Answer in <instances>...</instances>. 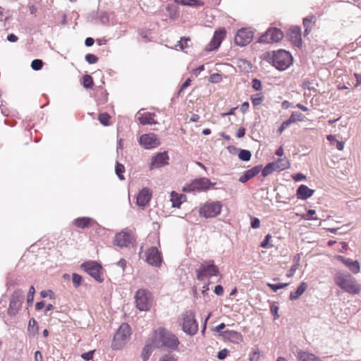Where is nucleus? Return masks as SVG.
<instances>
[{
    "instance_id": "9",
    "label": "nucleus",
    "mask_w": 361,
    "mask_h": 361,
    "mask_svg": "<svg viewBox=\"0 0 361 361\" xmlns=\"http://www.w3.org/2000/svg\"><path fill=\"white\" fill-rule=\"evenodd\" d=\"M213 185H214V183H212L209 178H201L194 180L190 184L184 186L183 190L188 192H200L208 190L210 186Z\"/></svg>"
},
{
    "instance_id": "37",
    "label": "nucleus",
    "mask_w": 361,
    "mask_h": 361,
    "mask_svg": "<svg viewBox=\"0 0 361 361\" xmlns=\"http://www.w3.org/2000/svg\"><path fill=\"white\" fill-rule=\"evenodd\" d=\"M276 171L274 162L268 164L262 171V175L265 177L271 174L273 171Z\"/></svg>"
},
{
    "instance_id": "27",
    "label": "nucleus",
    "mask_w": 361,
    "mask_h": 361,
    "mask_svg": "<svg viewBox=\"0 0 361 361\" xmlns=\"http://www.w3.org/2000/svg\"><path fill=\"white\" fill-rule=\"evenodd\" d=\"M186 197L184 195L178 194L175 191L171 192V201L172 202L173 207L179 208L181 204L185 202Z\"/></svg>"
},
{
    "instance_id": "21",
    "label": "nucleus",
    "mask_w": 361,
    "mask_h": 361,
    "mask_svg": "<svg viewBox=\"0 0 361 361\" xmlns=\"http://www.w3.org/2000/svg\"><path fill=\"white\" fill-rule=\"evenodd\" d=\"M152 198V191L147 188H142L137 197V204L139 207H145L150 201Z\"/></svg>"
},
{
    "instance_id": "13",
    "label": "nucleus",
    "mask_w": 361,
    "mask_h": 361,
    "mask_svg": "<svg viewBox=\"0 0 361 361\" xmlns=\"http://www.w3.org/2000/svg\"><path fill=\"white\" fill-rule=\"evenodd\" d=\"M283 32L278 28L269 29L263 35H262L258 42L259 43H274L278 42L282 39Z\"/></svg>"
},
{
    "instance_id": "34",
    "label": "nucleus",
    "mask_w": 361,
    "mask_h": 361,
    "mask_svg": "<svg viewBox=\"0 0 361 361\" xmlns=\"http://www.w3.org/2000/svg\"><path fill=\"white\" fill-rule=\"evenodd\" d=\"M39 327L36 320L34 318H31L28 322L27 331L29 334L35 336L37 334Z\"/></svg>"
},
{
    "instance_id": "23",
    "label": "nucleus",
    "mask_w": 361,
    "mask_h": 361,
    "mask_svg": "<svg viewBox=\"0 0 361 361\" xmlns=\"http://www.w3.org/2000/svg\"><path fill=\"white\" fill-rule=\"evenodd\" d=\"M337 259L342 262L354 274H357L360 270V266L357 260H352L350 258H345L343 256H338Z\"/></svg>"
},
{
    "instance_id": "51",
    "label": "nucleus",
    "mask_w": 361,
    "mask_h": 361,
    "mask_svg": "<svg viewBox=\"0 0 361 361\" xmlns=\"http://www.w3.org/2000/svg\"><path fill=\"white\" fill-rule=\"evenodd\" d=\"M271 314L274 316V319H277L279 318V307L276 305H271L270 308Z\"/></svg>"
},
{
    "instance_id": "10",
    "label": "nucleus",
    "mask_w": 361,
    "mask_h": 361,
    "mask_svg": "<svg viewBox=\"0 0 361 361\" xmlns=\"http://www.w3.org/2000/svg\"><path fill=\"white\" fill-rule=\"evenodd\" d=\"M24 294L21 290L14 291L10 299L8 314L10 316H15L21 307L23 301Z\"/></svg>"
},
{
    "instance_id": "44",
    "label": "nucleus",
    "mask_w": 361,
    "mask_h": 361,
    "mask_svg": "<svg viewBox=\"0 0 361 361\" xmlns=\"http://www.w3.org/2000/svg\"><path fill=\"white\" fill-rule=\"evenodd\" d=\"M267 286L271 288V290L274 292H276L278 290L281 288H286L288 286V283H278V284H274V283H267Z\"/></svg>"
},
{
    "instance_id": "28",
    "label": "nucleus",
    "mask_w": 361,
    "mask_h": 361,
    "mask_svg": "<svg viewBox=\"0 0 361 361\" xmlns=\"http://www.w3.org/2000/svg\"><path fill=\"white\" fill-rule=\"evenodd\" d=\"M223 336L225 338L233 343H238L241 340V336L235 331L226 330L223 332Z\"/></svg>"
},
{
    "instance_id": "19",
    "label": "nucleus",
    "mask_w": 361,
    "mask_h": 361,
    "mask_svg": "<svg viewBox=\"0 0 361 361\" xmlns=\"http://www.w3.org/2000/svg\"><path fill=\"white\" fill-rule=\"evenodd\" d=\"M225 33L226 32L224 30L215 31L214 35L207 48V51L216 49L220 46L223 39L224 38Z\"/></svg>"
},
{
    "instance_id": "48",
    "label": "nucleus",
    "mask_w": 361,
    "mask_h": 361,
    "mask_svg": "<svg viewBox=\"0 0 361 361\" xmlns=\"http://www.w3.org/2000/svg\"><path fill=\"white\" fill-rule=\"evenodd\" d=\"M85 60L88 63L94 64L97 62L98 58L92 54H87L85 56Z\"/></svg>"
},
{
    "instance_id": "39",
    "label": "nucleus",
    "mask_w": 361,
    "mask_h": 361,
    "mask_svg": "<svg viewBox=\"0 0 361 361\" xmlns=\"http://www.w3.org/2000/svg\"><path fill=\"white\" fill-rule=\"evenodd\" d=\"M115 171L118 177L120 180H124L125 178L123 175V173L125 171V167L123 164H119L118 162L116 163Z\"/></svg>"
},
{
    "instance_id": "58",
    "label": "nucleus",
    "mask_w": 361,
    "mask_h": 361,
    "mask_svg": "<svg viewBox=\"0 0 361 361\" xmlns=\"http://www.w3.org/2000/svg\"><path fill=\"white\" fill-rule=\"evenodd\" d=\"M292 177L297 182L301 181V180L305 179V176L303 174L300 173L293 175Z\"/></svg>"
},
{
    "instance_id": "46",
    "label": "nucleus",
    "mask_w": 361,
    "mask_h": 361,
    "mask_svg": "<svg viewBox=\"0 0 361 361\" xmlns=\"http://www.w3.org/2000/svg\"><path fill=\"white\" fill-rule=\"evenodd\" d=\"M43 62L40 59H35L31 63V68L35 71H39L42 68Z\"/></svg>"
},
{
    "instance_id": "55",
    "label": "nucleus",
    "mask_w": 361,
    "mask_h": 361,
    "mask_svg": "<svg viewBox=\"0 0 361 361\" xmlns=\"http://www.w3.org/2000/svg\"><path fill=\"white\" fill-rule=\"evenodd\" d=\"M251 226L252 228H258L260 226V221L257 218H253L251 221Z\"/></svg>"
},
{
    "instance_id": "62",
    "label": "nucleus",
    "mask_w": 361,
    "mask_h": 361,
    "mask_svg": "<svg viewBox=\"0 0 361 361\" xmlns=\"http://www.w3.org/2000/svg\"><path fill=\"white\" fill-rule=\"evenodd\" d=\"M245 129L244 128H240L238 130V132H237L236 136H237L238 138H241V137H243L245 135Z\"/></svg>"
},
{
    "instance_id": "35",
    "label": "nucleus",
    "mask_w": 361,
    "mask_h": 361,
    "mask_svg": "<svg viewBox=\"0 0 361 361\" xmlns=\"http://www.w3.org/2000/svg\"><path fill=\"white\" fill-rule=\"evenodd\" d=\"M177 4L190 6H201L203 3L199 0H175Z\"/></svg>"
},
{
    "instance_id": "63",
    "label": "nucleus",
    "mask_w": 361,
    "mask_h": 361,
    "mask_svg": "<svg viewBox=\"0 0 361 361\" xmlns=\"http://www.w3.org/2000/svg\"><path fill=\"white\" fill-rule=\"evenodd\" d=\"M18 37L14 34H10L7 36V39L11 42H16L18 40Z\"/></svg>"
},
{
    "instance_id": "32",
    "label": "nucleus",
    "mask_w": 361,
    "mask_h": 361,
    "mask_svg": "<svg viewBox=\"0 0 361 361\" xmlns=\"http://www.w3.org/2000/svg\"><path fill=\"white\" fill-rule=\"evenodd\" d=\"M153 343H147L142 350V354H141V357L143 361H147L149 356L151 355L152 351H153Z\"/></svg>"
},
{
    "instance_id": "11",
    "label": "nucleus",
    "mask_w": 361,
    "mask_h": 361,
    "mask_svg": "<svg viewBox=\"0 0 361 361\" xmlns=\"http://www.w3.org/2000/svg\"><path fill=\"white\" fill-rule=\"evenodd\" d=\"M140 145L146 149L157 148L160 145V140L154 133L142 135L139 138Z\"/></svg>"
},
{
    "instance_id": "53",
    "label": "nucleus",
    "mask_w": 361,
    "mask_h": 361,
    "mask_svg": "<svg viewBox=\"0 0 361 361\" xmlns=\"http://www.w3.org/2000/svg\"><path fill=\"white\" fill-rule=\"evenodd\" d=\"M259 359V351L255 350L250 356V361H258Z\"/></svg>"
},
{
    "instance_id": "5",
    "label": "nucleus",
    "mask_w": 361,
    "mask_h": 361,
    "mask_svg": "<svg viewBox=\"0 0 361 361\" xmlns=\"http://www.w3.org/2000/svg\"><path fill=\"white\" fill-rule=\"evenodd\" d=\"M131 331L130 327L127 323H123L114 335L111 347L114 350L122 348L129 340Z\"/></svg>"
},
{
    "instance_id": "4",
    "label": "nucleus",
    "mask_w": 361,
    "mask_h": 361,
    "mask_svg": "<svg viewBox=\"0 0 361 361\" xmlns=\"http://www.w3.org/2000/svg\"><path fill=\"white\" fill-rule=\"evenodd\" d=\"M180 325L184 333L194 336L198 331V324L195 319V313L192 310H185L180 315Z\"/></svg>"
},
{
    "instance_id": "52",
    "label": "nucleus",
    "mask_w": 361,
    "mask_h": 361,
    "mask_svg": "<svg viewBox=\"0 0 361 361\" xmlns=\"http://www.w3.org/2000/svg\"><path fill=\"white\" fill-rule=\"evenodd\" d=\"M94 352V350H90L87 353H85L82 354L81 357L82 359H84L85 360H90L93 357Z\"/></svg>"
},
{
    "instance_id": "15",
    "label": "nucleus",
    "mask_w": 361,
    "mask_h": 361,
    "mask_svg": "<svg viewBox=\"0 0 361 361\" xmlns=\"http://www.w3.org/2000/svg\"><path fill=\"white\" fill-rule=\"evenodd\" d=\"M146 261L151 266L159 267L161 264V255L158 249L152 247L146 252Z\"/></svg>"
},
{
    "instance_id": "60",
    "label": "nucleus",
    "mask_w": 361,
    "mask_h": 361,
    "mask_svg": "<svg viewBox=\"0 0 361 361\" xmlns=\"http://www.w3.org/2000/svg\"><path fill=\"white\" fill-rule=\"evenodd\" d=\"M214 293L217 295H221L224 293V288L221 285H218L214 288Z\"/></svg>"
},
{
    "instance_id": "30",
    "label": "nucleus",
    "mask_w": 361,
    "mask_h": 361,
    "mask_svg": "<svg viewBox=\"0 0 361 361\" xmlns=\"http://www.w3.org/2000/svg\"><path fill=\"white\" fill-rule=\"evenodd\" d=\"M307 288V284L305 282L302 283L298 288H297L296 291L291 292L290 294V300H295L300 298L301 295L303 294V293L306 290Z\"/></svg>"
},
{
    "instance_id": "50",
    "label": "nucleus",
    "mask_w": 361,
    "mask_h": 361,
    "mask_svg": "<svg viewBox=\"0 0 361 361\" xmlns=\"http://www.w3.org/2000/svg\"><path fill=\"white\" fill-rule=\"evenodd\" d=\"M159 361H177V360L173 355L165 354L160 357Z\"/></svg>"
},
{
    "instance_id": "33",
    "label": "nucleus",
    "mask_w": 361,
    "mask_h": 361,
    "mask_svg": "<svg viewBox=\"0 0 361 361\" xmlns=\"http://www.w3.org/2000/svg\"><path fill=\"white\" fill-rule=\"evenodd\" d=\"M298 359L299 361H315V356L307 352L300 351L298 353Z\"/></svg>"
},
{
    "instance_id": "43",
    "label": "nucleus",
    "mask_w": 361,
    "mask_h": 361,
    "mask_svg": "<svg viewBox=\"0 0 361 361\" xmlns=\"http://www.w3.org/2000/svg\"><path fill=\"white\" fill-rule=\"evenodd\" d=\"M83 86L85 88H90L93 85V80L92 78L90 75H85L83 77Z\"/></svg>"
},
{
    "instance_id": "14",
    "label": "nucleus",
    "mask_w": 361,
    "mask_h": 361,
    "mask_svg": "<svg viewBox=\"0 0 361 361\" xmlns=\"http://www.w3.org/2000/svg\"><path fill=\"white\" fill-rule=\"evenodd\" d=\"M253 38V33L252 31L242 28L239 30L235 36V42L240 47H244L251 42Z\"/></svg>"
},
{
    "instance_id": "64",
    "label": "nucleus",
    "mask_w": 361,
    "mask_h": 361,
    "mask_svg": "<svg viewBox=\"0 0 361 361\" xmlns=\"http://www.w3.org/2000/svg\"><path fill=\"white\" fill-rule=\"evenodd\" d=\"M94 42V40L93 38L92 37H87L85 39V44L87 46V47H91L93 45Z\"/></svg>"
},
{
    "instance_id": "36",
    "label": "nucleus",
    "mask_w": 361,
    "mask_h": 361,
    "mask_svg": "<svg viewBox=\"0 0 361 361\" xmlns=\"http://www.w3.org/2000/svg\"><path fill=\"white\" fill-rule=\"evenodd\" d=\"M237 66L240 69L245 72H248L252 68L251 63L245 59L238 60Z\"/></svg>"
},
{
    "instance_id": "59",
    "label": "nucleus",
    "mask_w": 361,
    "mask_h": 361,
    "mask_svg": "<svg viewBox=\"0 0 361 361\" xmlns=\"http://www.w3.org/2000/svg\"><path fill=\"white\" fill-rule=\"evenodd\" d=\"M227 356V350L226 349L221 350L218 353L217 357L219 360H224Z\"/></svg>"
},
{
    "instance_id": "22",
    "label": "nucleus",
    "mask_w": 361,
    "mask_h": 361,
    "mask_svg": "<svg viewBox=\"0 0 361 361\" xmlns=\"http://www.w3.org/2000/svg\"><path fill=\"white\" fill-rule=\"evenodd\" d=\"M288 37H289L291 42L297 46L299 47L302 44V39H301V31L300 28L298 26H293L291 27L288 33Z\"/></svg>"
},
{
    "instance_id": "57",
    "label": "nucleus",
    "mask_w": 361,
    "mask_h": 361,
    "mask_svg": "<svg viewBox=\"0 0 361 361\" xmlns=\"http://www.w3.org/2000/svg\"><path fill=\"white\" fill-rule=\"evenodd\" d=\"M190 78H188L185 82L184 83L181 85L178 92V95L183 91L184 90L186 87H188L190 84Z\"/></svg>"
},
{
    "instance_id": "29",
    "label": "nucleus",
    "mask_w": 361,
    "mask_h": 361,
    "mask_svg": "<svg viewBox=\"0 0 361 361\" xmlns=\"http://www.w3.org/2000/svg\"><path fill=\"white\" fill-rule=\"evenodd\" d=\"M94 222V220L90 217H80L74 221V224L80 228H87L91 226V224Z\"/></svg>"
},
{
    "instance_id": "18",
    "label": "nucleus",
    "mask_w": 361,
    "mask_h": 361,
    "mask_svg": "<svg viewBox=\"0 0 361 361\" xmlns=\"http://www.w3.org/2000/svg\"><path fill=\"white\" fill-rule=\"evenodd\" d=\"M225 33L226 32L224 30L215 31L214 35L207 48V51L216 49L220 46L223 39L224 38Z\"/></svg>"
},
{
    "instance_id": "31",
    "label": "nucleus",
    "mask_w": 361,
    "mask_h": 361,
    "mask_svg": "<svg viewBox=\"0 0 361 361\" xmlns=\"http://www.w3.org/2000/svg\"><path fill=\"white\" fill-rule=\"evenodd\" d=\"M275 165V169H276L277 171H283L289 167V161L287 159H279L277 161L274 162Z\"/></svg>"
},
{
    "instance_id": "16",
    "label": "nucleus",
    "mask_w": 361,
    "mask_h": 361,
    "mask_svg": "<svg viewBox=\"0 0 361 361\" xmlns=\"http://www.w3.org/2000/svg\"><path fill=\"white\" fill-rule=\"evenodd\" d=\"M169 157L167 152H159L152 157L151 162L149 165V170L163 167L169 164Z\"/></svg>"
},
{
    "instance_id": "61",
    "label": "nucleus",
    "mask_w": 361,
    "mask_h": 361,
    "mask_svg": "<svg viewBox=\"0 0 361 361\" xmlns=\"http://www.w3.org/2000/svg\"><path fill=\"white\" fill-rule=\"evenodd\" d=\"M35 361H43V357L40 351L37 350L35 353Z\"/></svg>"
},
{
    "instance_id": "26",
    "label": "nucleus",
    "mask_w": 361,
    "mask_h": 361,
    "mask_svg": "<svg viewBox=\"0 0 361 361\" xmlns=\"http://www.w3.org/2000/svg\"><path fill=\"white\" fill-rule=\"evenodd\" d=\"M314 193V190L310 189L305 185H301L297 190V197L298 199L306 200L311 197Z\"/></svg>"
},
{
    "instance_id": "20",
    "label": "nucleus",
    "mask_w": 361,
    "mask_h": 361,
    "mask_svg": "<svg viewBox=\"0 0 361 361\" xmlns=\"http://www.w3.org/2000/svg\"><path fill=\"white\" fill-rule=\"evenodd\" d=\"M225 33L226 32L224 30L215 31L214 35L207 48V51L216 49L220 46L223 39L224 38Z\"/></svg>"
},
{
    "instance_id": "56",
    "label": "nucleus",
    "mask_w": 361,
    "mask_h": 361,
    "mask_svg": "<svg viewBox=\"0 0 361 361\" xmlns=\"http://www.w3.org/2000/svg\"><path fill=\"white\" fill-rule=\"evenodd\" d=\"M271 238V235L270 234H267L266 236H265V238L264 240L261 243V247H263V248H266L268 247V245H269V239Z\"/></svg>"
},
{
    "instance_id": "38",
    "label": "nucleus",
    "mask_w": 361,
    "mask_h": 361,
    "mask_svg": "<svg viewBox=\"0 0 361 361\" xmlns=\"http://www.w3.org/2000/svg\"><path fill=\"white\" fill-rule=\"evenodd\" d=\"M301 114L297 113H293L290 118L284 121V123H287V126L288 127L290 124L295 123L298 121H300Z\"/></svg>"
},
{
    "instance_id": "24",
    "label": "nucleus",
    "mask_w": 361,
    "mask_h": 361,
    "mask_svg": "<svg viewBox=\"0 0 361 361\" xmlns=\"http://www.w3.org/2000/svg\"><path fill=\"white\" fill-rule=\"evenodd\" d=\"M137 119L142 125L154 124L156 122L154 120V114L149 112L141 113L138 111L137 114Z\"/></svg>"
},
{
    "instance_id": "12",
    "label": "nucleus",
    "mask_w": 361,
    "mask_h": 361,
    "mask_svg": "<svg viewBox=\"0 0 361 361\" xmlns=\"http://www.w3.org/2000/svg\"><path fill=\"white\" fill-rule=\"evenodd\" d=\"M84 270L96 281L102 282L103 279L101 276L102 274V266L96 262H85L81 266Z\"/></svg>"
},
{
    "instance_id": "17",
    "label": "nucleus",
    "mask_w": 361,
    "mask_h": 361,
    "mask_svg": "<svg viewBox=\"0 0 361 361\" xmlns=\"http://www.w3.org/2000/svg\"><path fill=\"white\" fill-rule=\"evenodd\" d=\"M134 240L131 233L122 231L117 233L114 238V244L120 247H127Z\"/></svg>"
},
{
    "instance_id": "40",
    "label": "nucleus",
    "mask_w": 361,
    "mask_h": 361,
    "mask_svg": "<svg viewBox=\"0 0 361 361\" xmlns=\"http://www.w3.org/2000/svg\"><path fill=\"white\" fill-rule=\"evenodd\" d=\"M251 156V152L246 149H241L238 154V157L242 161H249Z\"/></svg>"
},
{
    "instance_id": "7",
    "label": "nucleus",
    "mask_w": 361,
    "mask_h": 361,
    "mask_svg": "<svg viewBox=\"0 0 361 361\" xmlns=\"http://www.w3.org/2000/svg\"><path fill=\"white\" fill-rule=\"evenodd\" d=\"M136 307L140 311H148L152 304L151 293L146 289L138 290L135 295Z\"/></svg>"
},
{
    "instance_id": "1",
    "label": "nucleus",
    "mask_w": 361,
    "mask_h": 361,
    "mask_svg": "<svg viewBox=\"0 0 361 361\" xmlns=\"http://www.w3.org/2000/svg\"><path fill=\"white\" fill-rule=\"evenodd\" d=\"M264 59L279 71L286 70L293 63L292 55L284 49L268 51L264 54Z\"/></svg>"
},
{
    "instance_id": "6",
    "label": "nucleus",
    "mask_w": 361,
    "mask_h": 361,
    "mask_svg": "<svg viewBox=\"0 0 361 361\" xmlns=\"http://www.w3.org/2000/svg\"><path fill=\"white\" fill-rule=\"evenodd\" d=\"M197 279L199 281H204L212 276H218L219 268L214 264V261L205 262L196 270Z\"/></svg>"
},
{
    "instance_id": "54",
    "label": "nucleus",
    "mask_w": 361,
    "mask_h": 361,
    "mask_svg": "<svg viewBox=\"0 0 361 361\" xmlns=\"http://www.w3.org/2000/svg\"><path fill=\"white\" fill-rule=\"evenodd\" d=\"M252 87L255 90H259L262 88V84L261 82L257 79H254L252 80Z\"/></svg>"
},
{
    "instance_id": "2",
    "label": "nucleus",
    "mask_w": 361,
    "mask_h": 361,
    "mask_svg": "<svg viewBox=\"0 0 361 361\" xmlns=\"http://www.w3.org/2000/svg\"><path fill=\"white\" fill-rule=\"evenodd\" d=\"M152 343L157 348L165 347L171 350H175L179 345V341L173 334L165 329H159L154 332Z\"/></svg>"
},
{
    "instance_id": "42",
    "label": "nucleus",
    "mask_w": 361,
    "mask_h": 361,
    "mask_svg": "<svg viewBox=\"0 0 361 361\" xmlns=\"http://www.w3.org/2000/svg\"><path fill=\"white\" fill-rule=\"evenodd\" d=\"M35 293V287L33 286H31L27 297V303L29 306H31L33 303Z\"/></svg>"
},
{
    "instance_id": "47",
    "label": "nucleus",
    "mask_w": 361,
    "mask_h": 361,
    "mask_svg": "<svg viewBox=\"0 0 361 361\" xmlns=\"http://www.w3.org/2000/svg\"><path fill=\"white\" fill-rule=\"evenodd\" d=\"M73 283L75 288L80 286L82 282V276L77 274H73Z\"/></svg>"
},
{
    "instance_id": "8",
    "label": "nucleus",
    "mask_w": 361,
    "mask_h": 361,
    "mask_svg": "<svg viewBox=\"0 0 361 361\" xmlns=\"http://www.w3.org/2000/svg\"><path fill=\"white\" fill-rule=\"evenodd\" d=\"M221 209L222 204L221 202H208L200 208L199 214L205 218H213L221 213Z\"/></svg>"
},
{
    "instance_id": "41",
    "label": "nucleus",
    "mask_w": 361,
    "mask_h": 361,
    "mask_svg": "<svg viewBox=\"0 0 361 361\" xmlns=\"http://www.w3.org/2000/svg\"><path fill=\"white\" fill-rule=\"evenodd\" d=\"M312 18H313V17L305 18L303 19V25L305 27V32H304L305 37L309 34V32L310 30V25L312 23Z\"/></svg>"
},
{
    "instance_id": "45",
    "label": "nucleus",
    "mask_w": 361,
    "mask_h": 361,
    "mask_svg": "<svg viewBox=\"0 0 361 361\" xmlns=\"http://www.w3.org/2000/svg\"><path fill=\"white\" fill-rule=\"evenodd\" d=\"M110 118L109 115L107 113L100 114L99 116V122L104 126H108L109 120Z\"/></svg>"
},
{
    "instance_id": "25",
    "label": "nucleus",
    "mask_w": 361,
    "mask_h": 361,
    "mask_svg": "<svg viewBox=\"0 0 361 361\" xmlns=\"http://www.w3.org/2000/svg\"><path fill=\"white\" fill-rule=\"evenodd\" d=\"M261 171L260 166H255L251 169L247 170L243 176H241L239 178V181L240 183H245L248 180L257 176Z\"/></svg>"
},
{
    "instance_id": "49",
    "label": "nucleus",
    "mask_w": 361,
    "mask_h": 361,
    "mask_svg": "<svg viewBox=\"0 0 361 361\" xmlns=\"http://www.w3.org/2000/svg\"><path fill=\"white\" fill-rule=\"evenodd\" d=\"M209 80L211 82L217 83L221 80V76L219 73H213L209 76Z\"/></svg>"
},
{
    "instance_id": "3",
    "label": "nucleus",
    "mask_w": 361,
    "mask_h": 361,
    "mask_svg": "<svg viewBox=\"0 0 361 361\" xmlns=\"http://www.w3.org/2000/svg\"><path fill=\"white\" fill-rule=\"evenodd\" d=\"M334 281L341 289L350 294H358L361 290L356 279L348 272H336Z\"/></svg>"
}]
</instances>
